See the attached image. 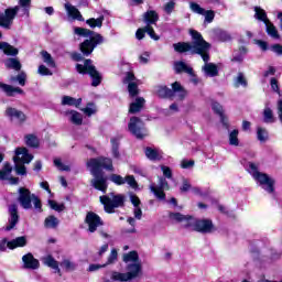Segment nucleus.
<instances>
[{"label": "nucleus", "instance_id": "35", "mask_svg": "<svg viewBox=\"0 0 282 282\" xmlns=\"http://www.w3.org/2000/svg\"><path fill=\"white\" fill-rule=\"evenodd\" d=\"M140 261V256L138 254V251L133 250L128 253L123 254V262L124 263H138Z\"/></svg>", "mask_w": 282, "mask_h": 282}, {"label": "nucleus", "instance_id": "37", "mask_svg": "<svg viewBox=\"0 0 282 282\" xmlns=\"http://www.w3.org/2000/svg\"><path fill=\"white\" fill-rule=\"evenodd\" d=\"M75 34H77L78 36H85L87 39L89 36L90 37L96 36V34H100V33L94 32L86 28L77 26V28H75Z\"/></svg>", "mask_w": 282, "mask_h": 282}, {"label": "nucleus", "instance_id": "48", "mask_svg": "<svg viewBox=\"0 0 282 282\" xmlns=\"http://www.w3.org/2000/svg\"><path fill=\"white\" fill-rule=\"evenodd\" d=\"M61 268H64L66 272H74V270H76V264L65 259L61 262Z\"/></svg>", "mask_w": 282, "mask_h": 282}, {"label": "nucleus", "instance_id": "53", "mask_svg": "<svg viewBox=\"0 0 282 282\" xmlns=\"http://www.w3.org/2000/svg\"><path fill=\"white\" fill-rule=\"evenodd\" d=\"M202 17H205L204 23H213V21H215V11L205 9V12L202 14Z\"/></svg>", "mask_w": 282, "mask_h": 282}, {"label": "nucleus", "instance_id": "34", "mask_svg": "<svg viewBox=\"0 0 282 282\" xmlns=\"http://www.w3.org/2000/svg\"><path fill=\"white\" fill-rule=\"evenodd\" d=\"M267 26V34L271 36L272 39H281V35L279 34V31L276 30V26L270 20L264 23Z\"/></svg>", "mask_w": 282, "mask_h": 282}, {"label": "nucleus", "instance_id": "5", "mask_svg": "<svg viewBox=\"0 0 282 282\" xmlns=\"http://www.w3.org/2000/svg\"><path fill=\"white\" fill-rule=\"evenodd\" d=\"M175 94H178L180 100H184L188 93L186 91V89H184V86H182L180 82H174L172 84V89L169 88V86H159L156 89V96L163 99L173 98Z\"/></svg>", "mask_w": 282, "mask_h": 282}, {"label": "nucleus", "instance_id": "49", "mask_svg": "<svg viewBox=\"0 0 282 282\" xmlns=\"http://www.w3.org/2000/svg\"><path fill=\"white\" fill-rule=\"evenodd\" d=\"M145 34H148L153 41H160V35L155 34V29H153L151 24H145Z\"/></svg>", "mask_w": 282, "mask_h": 282}, {"label": "nucleus", "instance_id": "52", "mask_svg": "<svg viewBox=\"0 0 282 282\" xmlns=\"http://www.w3.org/2000/svg\"><path fill=\"white\" fill-rule=\"evenodd\" d=\"M110 181L117 186H122L123 184H126L124 177H122V175L120 174H111Z\"/></svg>", "mask_w": 282, "mask_h": 282}, {"label": "nucleus", "instance_id": "13", "mask_svg": "<svg viewBox=\"0 0 282 282\" xmlns=\"http://www.w3.org/2000/svg\"><path fill=\"white\" fill-rule=\"evenodd\" d=\"M6 116L7 118H10V120H18V122H20V124H23V122H25V120H28V116H25V113L17 108H12V107H8L6 109Z\"/></svg>", "mask_w": 282, "mask_h": 282}, {"label": "nucleus", "instance_id": "31", "mask_svg": "<svg viewBox=\"0 0 282 282\" xmlns=\"http://www.w3.org/2000/svg\"><path fill=\"white\" fill-rule=\"evenodd\" d=\"M7 69H14L15 72H21V61L14 57H10L4 63Z\"/></svg>", "mask_w": 282, "mask_h": 282}, {"label": "nucleus", "instance_id": "2", "mask_svg": "<svg viewBox=\"0 0 282 282\" xmlns=\"http://www.w3.org/2000/svg\"><path fill=\"white\" fill-rule=\"evenodd\" d=\"M86 166L90 169V175L94 177L90 182L93 188L101 193H107L109 184L107 183V176H105L102 169L113 171V160L106 156L91 158L87 161Z\"/></svg>", "mask_w": 282, "mask_h": 282}, {"label": "nucleus", "instance_id": "51", "mask_svg": "<svg viewBox=\"0 0 282 282\" xmlns=\"http://www.w3.org/2000/svg\"><path fill=\"white\" fill-rule=\"evenodd\" d=\"M263 118H264V122L267 123L274 122V113L272 112V109L265 108L263 110Z\"/></svg>", "mask_w": 282, "mask_h": 282}, {"label": "nucleus", "instance_id": "4", "mask_svg": "<svg viewBox=\"0 0 282 282\" xmlns=\"http://www.w3.org/2000/svg\"><path fill=\"white\" fill-rule=\"evenodd\" d=\"M249 169L253 171V178L262 186L267 193L272 195V193L275 191L274 184H276V181L270 177V175L267 173L259 172V167L252 162L249 163Z\"/></svg>", "mask_w": 282, "mask_h": 282}, {"label": "nucleus", "instance_id": "18", "mask_svg": "<svg viewBox=\"0 0 282 282\" xmlns=\"http://www.w3.org/2000/svg\"><path fill=\"white\" fill-rule=\"evenodd\" d=\"M160 21V14L155 10H148L143 14V22L145 25H155Z\"/></svg>", "mask_w": 282, "mask_h": 282}, {"label": "nucleus", "instance_id": "3", "mask_svg": "<svg viewBox=\"0 0 282 282\" xmlns=\"http://www.w3.org/2000/svg\"><path fill=\"white\" fill-rule=\"evenodd\" d=\"M84 64H76L75 69L77 74H80L82 76H90L91 78V87H98L102 83V75L98 69L96 68V65H94V61L91 58H84Z\"/></svg>", "mask_w": 282, "mask_h": 282}, {"label": "nucleus", "instance_id": "16", "mask_svg": "<svg viewBox=\"0 0 282 282\" xmlns=\"http://www.w3.org/2000/svg\"><path fill=\"white\" fill-rule=\"evenodd\" d=\"M22 261L24 263V268L26 270H39L41 263L32 253H26L22 257Z\"/></svg>", "mask_w": 282, "mask_h": 282}, {"label": "nucleus", "instance_id": "47", "mask_svg": "<svg viewBox=\"0 0 282 282\" xmlns=\"http://www.w3.org/2000/svg\"><path fill=\"white\" fill-rule=\"evenodd\" d=\"M48 206L52 210H56V213H63V210H65V204H58L54 199H48Z\"/></svg>", "mask_w": 282, "mask_h": 282}, {"label": "nucleus", "instance_id": "25", "mask_svg": "<svg viewBox=\"0 0 282 282\" xmlns=\"http://www.w3.org/2000/svg\"><path fill=\"white\" fill-rule=\"evenodd\" d=\"M44 263L47 265V268H52V270H55V272L58 273V276H63L61 268H58V261H56L53 256H47L44 259Z\"/></svg>", "mask_w": 282, "mask_h": 282}, {"label": "nucleus", "instance_id": "26", "mask_svg": "<svg viewBox=\"0 0 282 282\" xmlns=\"http://www.w3.org/2000/svg\"><path fill=\"white\" fill-rule=\"evenodd\" d=\"M24 139L26 147L30 149H39V147H41V141L35 134H26Z\"/></svg>", "mask_w": 282, "mask_h": 282}, {"label": "nucleus", "instance_id": "63", "mask_svg": "<svg viewBox=\"0 0 282 282\" xmlns=\"http://www.w3.org/2000/svg\"><path fill=\"white\" fill-rule=\"evenodd\" d=\"M270 50L273 52V54H276V56H282V45L279 43L272 44L270 46Z\"/></svg>", "mask_w": 282, "mask_h": 282}, {"label": "nucleus", "instance_id": "43", "mask_svg": "<svg viewBox=\"0 0 282 282\" xmlns=\"http://www.w3.org/2000/svg\"><path fill=\"white\" fill-rule=\"evenodd\" d=\"M257 138L259 142H268V139L270 138V134L268 133V130L262 127L257 128Z\"/></svg>", "mask_w": 282, "mask_h": 282}, {"label": "nucleus", "instance_id": "12", "mask_svg": "<svg viewBox=\"0 0 282 282\" xmlns=\"http://www.w3.org/2000/svg\"><path fill=\"white\" fill-rule=\"evenodd\" d=\"M9 225L6 226L4 230L10 232V230H14L17 224H19V206L17 204L9 205Z\"/></svg>", "mask_w": 282, "mask_h": 282}, {"label": "nucleus", "instance_id": "33", "mask_svg": "<svg viewBox=\"0 0 282 282\" xmlns=\"http://www.w3.org/2000/svg\"><path fill=\"white\" fill-rule=\"evenodd\" d=\"M150 191L151 193H153V195H155L158 199H161L162 202L166 199V193H164V189H162V187L155 186V183L150 185Z\"/></svg>", "mask_w": 282, "mask_h": 282}, {"label": "nucleus", "instance_id": "11", "mask_svg": "<svg viewBox=\"0 0 282 282\" xmlns=\"http://www.w3.org/2000/svg\"><path fill=\"white\" fill-rule=\"evenodd\" d=\"M85 224L88 226V232H96L100 226H105L102 218L94 212H88L86 214Z\"/></svg>", "mask_w": 282, "mask_h": 282}, {"label": "nucleus", "instance_id": "58", "mask_svg": "<svg viewBox=\"0 0 282 282\" xmlns=\"http://www.w3.org/2000/svg\"><path fill=\"white\" fill-rule=\"evenodd\" d=\"M124 181L127 184H129V186H131V188H138V181H135V176L127 175Z\"/></svg>", "mask_w": 282, "mask_h": 282}, {"label": "nucleus", "instance_id": "23", "mask_svg": "<svg viewBox=\"0 0 282 282\" xmlns=\"http://www.w3.org/2000/svg\"><path fill=\"white\" fill-rule=\"evenodd\" d=\"M65 10H66L68 17H72V19H75L77 21H83L84 20L83 14H80V11L76 7H74L69 3H66L65 4Z\"/></svg>", "mask_w": 282, "mask_h": 282}, {"label": "nucleus", "instance_id": "24", "mask_svg": "<svg viewBox=\"0 0 282 282\" xmlns=\"http://www.w3.org/2000/svg\"><path fill=\"white\" fill-rule=\"evenodd\" d=\"M0 50L3 51V54H6V56H18L19 55V48L12 46L8 42H2V45H0Z\"/></svg>", "mask_w": 282, "mask_h": 282}, {"label": "nucleus", "instance_id": "9", "mask_svg": "<svg viewBox=\"0 0 282 282\" xmlns=\"http://www.w3.org/2000/svg\"><path fill=\"white\" fill-rule=\"evenodd\" d=\"M193 230L195 232H200L202 235H210L217 230L212 219H196L193 225Z\"/></svg>", "mask_w": 282, "mask_h": 282}, {"label": "nucleus", "instance_id": "29", "mask_svg": "<svg viewBox=\"0 0 282 282\" xmlns=\"http://www.w3.org/2000/svg\"><path fill=\"white\" fill-rule=\"evenodd\" d=\"M169 218L174 220V221H177L178 224H182V221H191V219H193V216L183 215L182 213L170 212Z\"/></svg>", "mask_w": 282, "mask_h": 282}, {"label": "nucleus", "instance_id": "10", "mask_svg": "<svg viewBox=\"0 0 282 282\" xmlns=\"http://www.w3.org/2000/svg\"><path fill=\"white\" fill-rule=\"evenodd\" d=\"M19 196L18 202L24 210H30L32 208V199L34 198V194L26 187H20L18 189Z\"/></svg>", "mask_w": 282, "mask_h": 282}, {"label": "nucleus", "instance_id": "44", "mask_svg": "<svg viewBox=\"0 0 282 282\" xmlns=\"http://www.w3.org/2000/svg\"><path fill=\"white\" fill-rule=\"evenodd\" d=\"M110 279L111 281H121V282L131 281L129 279V275H127V273H121L117 271H112Z\"/></svg>", "mask_w": 282, "mask_h": 282}, {"label": "nucleus", "instance_id": "22", "mask_svg": "<svg viewBox=\"0 0 282 282\" xmlns=\"http://www.w3.org/2000/svg\"><path fill=\"white\" fill-rule=\"evenodd\" d=\"M145 158L150 160L151 162H160L162 160V154H160V151L158 149H153L151 147H147L144 149Z\"/></svg>", "mask_w": 282, "mask_h": 282}, {"label": "nucleus", "instance_id": "8", "mask_svg": "<svg viewBox=\"0 0 282 282\" xmlns=\"http://www.w3.org/2000/svg\"><path fill=\"white\" fill-rule=\"evenodd\" d=\"M102 43H105L102 34H95L79 44V52H82L83 56H91L96 47L102 45Z\"/></svg>", "mask_w": 282, "mask_h": 282}, {"label": "nucleus", "instance_id": "61", "mask_svg": "<svg viewBox=\"0 0 282 282\" xmlns=\"http://www.w3.org/2000/svg\"><path fill=\"white\" fill-rule=\"evenodd\" d=\"M147 36V26L139 28L135 32V39L142 41Z\"/></svg>", "mask_w": 282, "mask_h": 282}, {"label": "nucleus", "instance_id": "64", "mask_svg": "<svg viewBox=\"0 0 282 282\" xmlns=\"http://www.w3.org/2000/svg\"><path fill=\"white\" fill-rule=\"evenodd\" d=\"M133 80H135V74H133V72H127L126 73V77L123 78V83L124 85H129V83H134Z\"/></svg>", "mask_w": 282, "mask_h": 282}, {"label": "nucleus", "instance_id": "45", "mask_svg": "<svg viewBox=\"0 0 282 282\" xmlns=\"http://www.w3.org/2000/svg\"><path fill=\"white\" fill-rule=\"evenodd\" d=\"M230 147H239V130L235 129L229 133Z\"/></svg>", "mask_w": 282, "mask_h": 282}, {"label": "nucleus", "instance_id": "38", "mask_svg": "<svg viewBox=\"0 0 282 282\" xmlns=\"http://www.w3.org/2000/svg\"><path fill=\"white\" fill-rule=\"evenodd\" d=\"M41 56L43 58V63H46L48 67H56V62L54 61V57H52V54L47 51H41Z\"/></svg>", "mask_w": 282, "mask_h": 282}, {"label": "nucleus", "instance_id": "62", "mask_svg": "<svg viewBox=\"0 0 282 282\" xmlns=\"http://www.w3.org/2000/svg\"><path fill=\"white\" fill-rule=\"evenodd\" d=\"M217 36L223 43H226L227 41H230L232 39L226 31H219Z\"/></svg>", "mask_w": 282, "mask_h": 282}, {"label": "nucleus", "instance_id": "57", "mask_svg": "<svg viewBox=\"0 0 282 282\" xmlns=\"http://www.w3.org/2000/svg\"><path fill=\"white\" fill-rule=\"evenodd\" d=\"M91 107H96V104L90 101L87 104L86 108L83 109L84 113L88 117L94 116V113H96V109Z\"/></svg>", "mask_w": 282, "mask_h": 282}, {"label": "nucleus", "instance_id": "17", "mask_svg": "<svg viewBox=\"0 0 282 282\" xmlns=\"http://www.w3.org/2000/svg\"><path fill=\"white\" fill-rule=\"evenodd\" d=\"M144 105H147L144 97H137L135 100L129 105L128 113H140V111L144 109Z\"/></svg>", "mask_w": 282, "mask_h": 282}, {"label": "nucleus", "instance_id": "54", "mask_svg": "<svg viewBox=\"0 0 282 282\" xmlns=\"http://www.w3.org/2000/svg\"><path fill=\"white\" fill-rule=\"evenodd\" d=\"M189 8H191L192 12H195V14H200V15H203L206 10V9L202 8V6H199L197 2H191Z\"/></svg>", "mask_w": 282, "mask_h": 282}, {"label": "nucleus", "instance_id": "30", "mask_svg": "<svg viewBox=\"0 0 282 282\" xmlns=\"http://www.w3.org/2000/svg\"><path fill=\"white\" fill-rule=\"evenodd\" d=\"M13 162L15 164L17 175H28V167H25L24 163H21V158L14 156Z\"/></svg>", "mask_w": 282, "mask_h": 282}, {"label": "nucleus", "instance_id": "42", "mask_svg": "<svg viewBox=\"0 0 282 282\" xmlns=\"http://www.w3.org/2000/svg\"><path fill=\"white\" fill-rule=\"evenodd\" d=\"M58 224H59L58 218H56V216L54 215H50L44 220V226L46 228H58Z\"/></svg>", "mask_w": 282, "mask_h": 282}, {"label": "nucleus", "instance_id": "36", "mask_svg": "<svg viewBox=\"0 0 282 282\" xmlns=\"http://www.w3.org/2000/svg\"><path fill=\"white\" fill-rule=\"evenodd\" d=\"M204 69L207 76H210L212 78H215V76H219V68H217L216 64H206Z\"/></svg>", "mask_w": 282, "mask_h": 282}, {"label": "nucleus", "instance_id": "19", "mask_svg": "<svg viewBox=\"0 0 282 282\" xmlns=\"http://www.w3.org/2000/svg\"><path fill=\"white\" fill-rule=\"evenodd\" d=\"M28 246V237L20 236L8 242L9 250H17V248H25Z\"/></svg>", "mask_w": 282, "mask_h": 282}, {"label": "nucleus", "instance_id": "15", "mask_svg": "<svg viewBox=\"0 0 282 282\" xmlns=\"http://www.w3.org/2000/svg\"><path fill=\"white\" fill-rule=\"evenodd\" d=\"M126 270H128V272L126 273L128 275V279H130V281H133V279H138V276L142 274V264L140 262L129 263L126 267Z\"/></svg>", "mask_w": 282, "mask_h": 282}, {"label": "nucleus", "instance_id": "55", "mask_svg": "<svg viewBox=\"0 0 282 282\" xmlns=\"http://www.w3.org/2000/svg\"><path fill=\"white\" fill-rule=\"evenodd\" d=\"M116 261H118V250L112 249L107 262L104 265H111V263H116Z\"/></svg>", "mask_w": 282, "mask_h": 282}, {"label": "nucleus", "instance_id": "46", "mask_svg": "<svg viewBox=\"0 0 282 282\" xmlns=\"http://www.w3.org/2000/svg\"><path fill=\"white\" fill-rule=\"evenodd\" d=\"M212 110L214 111V113H216V116H219V118L224 120V106H221L219 101L212 102Z\"/></svg>", "mask_w": 282, "mask_h": 282}, {"label": "nucleus", "instance_id": "21", "mask_svg": "<svg viewBox=\"0 0 282 282\" xmlns=\"http://www.w3.org/2000/svg\"><path fill=\"white\" fill-rule=\"evenodd\" d=\"M174 70L175 74H189V76H193L195 73L193 70V67L186 65L183 61H178L174 63Z\"/></svg>", "mask_w": 282, "mask_h": 282}, {"label": "nucleus", "instance_id": "56", "mask_svg": "<svg viewBox=\"0 0 282 282\" xmlns=\"http://www.w3.org/2000/svg\"><path fill=\"white\" fill-rule=\"evenodd\" d=\"M270 85H271V89L278 94L279 96H281V88L279 87V80L276 79V77H272L270 80Z\"/></svg>", "mask_w": 282, "mask_h": 282}, {"label": "nucleus", "instance_id": "40", "mask_svg": "<svg viewBox=\"0 0 282 282\" xmlns=\"http://www.w3.org/2000/svg\"><path fill=\"white\" fill-rule=\"evenodd\" d=\"M102 21H105V15H100L99 18L95 19V18H90L88 20H86L87 25H89V28H102Z\"/></svg>", "mask_w": 282, "mask_h": 282}, {"label": "nucleus", "instance_id": "14", "mask_svg": "<svg viewBox=\"0 0 282 282\" xmlns=\"http://www.w3.org/2000/svg\"><path fill=\"white\" fill-rule=\"evenodd\" d=\"M0 89L8 96V98H14L17 94H20L21 96L25 95V91L21 87H14L9 84H4L3 82H0Z\"/></svg>", "mask_w": 282, "mask_h": 282}, {"label": "nucleus", "instance_id": "39", "mask_svg": "<svg viewBox=\"0 0 282 282\" xmlns=\"http://www.w3.org/2000/svg\"><path fill=\"white\" fill-rule=\"evenodd\" d=\"M128 94L130 98H137V96H140V88L138 87V83L131 82L128 84Z\"/></svg>", "mask_w": 282, "mask_h": 282}, {"label": "nucleus", "instance_id": "27", "mask_svg": "<svg viewBox=\"0 0 282 282\" xmlns=\"http://www.w3.org/2000/svg\"><path fill=\"white\" fill-rule=\"evenodd\" d=\"M110 144H111L112 158H115L116 160H120V139L119 138L110 139Z\"/></svg>", "mask_w": 282, "mask_h": 282}, {"label": "nucleus", "instance_id": "41", "mask_svg": "<svg viewBox=\"0 0 282 282\" xmlns=\"http://www.w3.org/2000/svg\"><path fill=\"white\" fill-rule=\"evenodd\" d=\"M19 10H20L19 6H15L13 8H8L4 10V15L12 23V21H14V19L17 18V14H19Z\"/></svg>", "mask_w": 282, "mask_h": 282}, {"label": "nucleus", "instance_id": "7", "mask_svg": "<svg viewBox=\"0 0 282 282\" xmlns=\"http://www.w3.org/2000/svg\"><path fill=\"white\" fill-rule=\"evenodd\" d=\"M128 131L137 138V140H144L148 135L147 123L140 117H131L128 122Z\"/></svg>", "mask_w": 282, "mask_h": 282}, {"label": "nucleus", "instance_id": "1", "mask_svg": "<svg viewBox=\"0 0 282 282\" xmlns=\"http://www.w3.org/2000/svg\"><path fill=\"white\" fill-rule=\"evenodd\" d=\"M189 36H192V42L174 43V51L178 54H186V52H191L192 55L197 54L204 63H208L210 61V43L206 42L204 35L195 29L189 30Z\"/></svg>", "mask_w": 282, "mask_h": 282}, {"label": "nucleus", "instance_id": "50", "mask_svg": "<svg viewBox=\"0 0 282 282\" xmlns=\"http://www.w3.org/2000/svg\"><path fill=\"white\" fill-rule=\"evenodd\" d=\"M70 122L77 127H80V124H83V115H80L78 111H73Z\"/></svg>", "mask_w": 282, "mask_h": 282}, {"label": "nucleus", "instance_id": "60", "mask_svg": "<svg viewBox=\"0 0 282 282\" xmlns=\"http://www.w3.org/2000/svg\"><path fill=\"white\" fill-rule=\"evenodd\" d=\"M10 23H12L8 17L3 13H0V28H10Z\"/></svg>", "mask_w": 282, "mask_h": 282}, {"label": "nucleus", "instance_id": "32", "mask_svg": "<svg viewBox=\"0 0 282 282\" xmlns=\"http://www.w3.org/2000/svg\"><path fill=\"white\" fill-rule=\"evenodd\" d=\"M254 19L258 21H262V23H268L270 20L268 19V13L265 10L261 9V7H254Z\"/></svg>", "mask_w": 282, "mask_h": 282}, {"label": "nucleus", "instance_id": "20", "mask_svg": "<svg viewBox=\"0 0 282 282\" xmlns=\"http://www.w3.org/2000/svg\"><path fill=\"white\" fill-rule=\"evenodd\" d=\"M15 155H22V158L20 159V163L22 164H30V162H32V160H34V155L30 154V151L28 150V148H17L15 149Z\"/></svg>", "mask_w": 282, "mask_h": 282}, {"label": "nucleus", "instance_id": "28", "mask_svg": "<svg viewBox=\"0 0 282 282\" xmlns=\"http://www.w3.org/2000/svg\"><path fill=\"white\" fill-rule=\"evenodd\" d=\"M83 102V98H74L70 96H64L62 98V105L68 106V107H80V104Z\"/></svg>", "mask_w": 282, "mask_h": 282}, {"label": "nucleus", "instance_id": "6", "mask_svg": "<svg viewBox=\"0 0 282 282\" xmlns=\"http://www.w3.org/2000/svg\"><path fill=\"white\" fill-rule=\"evenodd\" d=\"M100 204L104 206L105 213L108 215H113L116 208L124 207V195L116 194L112 199L108 195H102L99 197Z\"/></svg>", "mask_w": 282, "mask_h": 282}, {"label": "nucleus", "instance_id": "59", "mask_svg": "<svg viewBox=\"0 0 282 282\" xmlns=\"http://www.w3.org/2000/svg\"><path fill=\"white\" fill-rule=\"evenodd\" d=\"M37 72L41 76H52L53 75L52 70H50V68H47V66H45L43 64L39 66Z\"/></svg>", "mask_w": 282, "mask_h": 282}]
</instances>
